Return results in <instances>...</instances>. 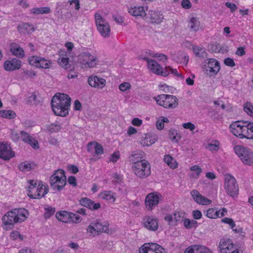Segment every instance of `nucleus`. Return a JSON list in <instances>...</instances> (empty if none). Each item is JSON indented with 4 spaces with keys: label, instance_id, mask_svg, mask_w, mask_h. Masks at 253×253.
Here are the masks:
<instances>
[{
    "label": "nucleus",
    "instance_id": "obj_1",
    "mask_svg": "<svg viewBox=\"0 0 253 253\" xmlns=\"http://www.w3.org/2000/svg\"><path fill=\"white\" fill-rule=\"evenodd\" d=\"M28 215V211L23 208L14 209L7 212L2 217L3 228L12 229L14 224L23 222Z\"/></svg>",
    "mask_w": 253,
    "mask_h": 253
},
{
    "label": "nucleus",
    "instance_id": "obj_2",
    "mask_svg": "<svg viewBox=\"0 0 253 253\" xmlns=\"http://www.w3.org/2000/svg\"><path fill=\"white\" fill-rule=\"evenodd\" d=\"M28 190V196L33 199H41L48 192V186L41 181L30 180Z\"/></svg>",
    "mask_w": 253,
    "mask_h": 253
},
{
    "label": "nucleus",
    "instance_id": "obj_3",
    "mask_svg": "<svg viewBox=\"0 0 253 253\" xmlns=\"http://www.w3.org/2000/svg\"><path fill=\"white\" fill-rule=\"evenodd\" d=\"M51 188L55 191L61 190L66 184V177L64 171L58 169L50 178Z\"/></svg>",
    "mask_w": 253,
    "mask_h": 253
},
{
    "label": "nucleus",
    "instance_id": "obj_4",
    "mask_svg": "<svg viewBox=\"0 0 253 253\" xmlns=\"http://www.w3.org/2000/svg\"><path fill=\"white\" fill-rule=\"evenodd\" d=\"M132 169L135 175L140 178H145L151 174V166L146 160L133 164Z\"/></svg>",
    "mask_w": 253,
    "mask_h": 253
},
{
    "label": "nucleus",
    "instance_id": "obj_5",
    "mask_svg": "<svg viewBox=\"0 0 253 253\" xmlns=\"http://www.w3.org/2000/svg\"><path fill=\"white\" fill-rule=\"evenodd\" d=\"M71 104L70 97L63 93H57L52 97L51 100V107L52 111H55L56 113H59L58 106L63 105L65 107H69Z\"/></svg>",
    "mask_w": 253,
    "mask_h": 253
},
{
    "label": "nucleus",
    "instance_id": "obj_6",
    "mask_svg": "<svg viewBox=\"0 0 253 253\" xmlns=\"http://www.w3.org/2000/svg\"><path fill=\"white\" fill-rule=\"evenodd\" d=\"M158 104L165 108H174L177 106V98L171 95L161 94L154 98Z\"/></svg>",
    "mask_w": 253,
    "mask_h": 253
},
{
    "label": "nucleus",
    "instance_id": "obj_7",
    "mask_svg": "<svg viewBox=\"0 0 253 253\" xmlns=\"http://www.w3.org/2000/svg\"><path fill=\"white\" fill-rule=\"evenodd\" d=\"M224 177V188L226 193L232 197L237 196L239 193V186L236 179L230 174H226Z\"/></svg>",
    "mask_w": 253,
    "mask_h": 253
},
{
    "label": "nucleus",
    "instance_id": "obj_8",
    "mask_svg": "<svg viewBox=\"0 0 253 253\" xmlns=\"http://www.w3.org/2000/svg\"><path fill=\"white\" fill-rule=\"evenodd\" d=\"M234 151L244 164L249 166L253 164V152L249 148L238 145L235 147Z\"/></svg>",
    "mask_w": 253,
    "mask_h": 253
},
{
    "label": "nucleus",
    "instance_id": "obj_9",
    "mask_svg": "<svg viewBox=\"0 0 253 253\" xmlns=\"http://www.w3.org/2000/svg\"><path fill=\"white\" fill-rule=\"evenodd\" d=\"M218 248L220 253H242L238 246L228 238L221 239Z\"/></svg>",
    "mask_w": 253,
    "mask_h": 253
},
{
    "label": "nucleus",
    "instance_id": "obj_10",
    "mask_svg": "<svg viewBox=\"0 0 253 253\" xmlns=\"http://www.w3.org/2000/svg\"><path fill=\"white\" fill-rule=\"evenodd\" d=\"M109 223L107 221L101 222L96 220L92 222L88 225L86 230L91 235L95 236L101 232H107L109 231Z\"/></svg>",
    "mask_w": 253,
    "mask_h": 253
},
{
    "label": "nucleus",
    "instance_id": "obj_11",
    "mask_svg": "<svg viewBox=\"0 0 253 253\" xmlns=\"http://www.w3.org/2000/svg\"><path fill=\"white\" fill-rule=\"evenodd\" d=\"M95 24L97 30L104 38H108L111 33L110 27L109 23L100 14H95Z\"/></svg>",
    "mask_w": 253,
    "mask_h": 253
},
{
    "label": "nucleus",
    "instance_id": "obj_12",
    "mask_svg": "<svg viewBox=\"0 0 253 253\" xmlns=\"http://www.w3.org/2000/svg\"><path fill=\"white\" fill-rule=\"evenodd\" d=\"M78 57L82 68H93L97 64V58L88 52H82L79 55Z\"/></svg>",
    "mask_w": 253,
    "mask_h": 253
},
{
    "label": "nucleus",
    "instance_id": "obj_13",
    "mask_svg": "<svg viewBox=\"0 0 253 253\" xmlns=\"http://www.w3.org/2000/svg\"><path fill=\"white\" fill-rule=\"evenodd\" d=\"M139 253H166L161 245L154 243H144L139 249Z\"/></svg>",
    "mask_w": 253,
    "mask_h": 253
},
{
    "label": "nucleus",
    "instance_id": "obj_14",
    "mask_svg": "<svg viewBox=\"0 0 253 253\" xmlns=\"http://www.w3.org/2000/svg\"><path fill=\"white\" fill-rule=\"evenodd\" d=\"M162 195L158 192H155L148 194L145 198V204L146 209L151 211L157 207L159 203Z\"/></svg>",
    "mask_w": 253,
    "mask_h": 253
},
{
    "label": "nucleus",
    "instance_id": "obj_15",
    "mask_svg": "<svg viewBox=\"0 0 253 253\" xmlns=\"http://www.w3.org/2000/svg\"><path fill=\"white\" fill-rule=\"evenodd\" d=\"M11 138L14 141L21 140L24 142H38L33 136L24 131H21L19 133L15 130H11Z\"/></svg>",
    "mask_w": 253,
    "mask_h": 253
},
{
    "label": "nucleus",
    "instance_id": "obj_16",
    "mask_svg": "<svg viewBox=\"0 0 253 253\" xmlns=\"http://www.w3.org/2000/svg\"><path fill=\"white\" fill-rule=\"evenodd\" d=\"M28 61L31 65L43 69L49 68L51 63L49 60L36 56L29 57Z\"/></svg>",
    "mask_w": 253,
    "mask_h": 253
},
{
    "label": "nucleus",
    "instance_id": "obj_17",
    "mask_svg": "<svg viewBox=\"0 0 253 253\" xmlns=\"http://www.w3.org/2000/svg\"><path fill=\"white\" fill-rule=\"evenodd\" d=\"M204 68L207 71L216 74L220 69V63L213 58L208 59L205 61Z\"/></svg>",
    "mask_w": 253,
    "mask_h": 253
},
{
    "label": "nucleus",
    "instance_id": "obj_18",
    "mask_svg": "<svg viewBox=\"0 0 253 253\" xmlns=\"http://www.w3.org/2000/svg\"><path fill=\"white\" fill-rule=\"evenodd\" d=\"M15 153L7 143H0V158L7 161L14 157Z\"/></svg>",
    "mask_w": 253,
    "mask_h": 253
},
{
    "label": "nucleus",
    "instance_id": "obj_19",
    "mask_svg": "<svg viewBox=\"0 0 253 253\" xmlns=\"http://www.w3.org/2000/svg\"><path fill=\"white\" fill-rule=\"evenodd\" d=\"M21 67V61L16 58H12L4 62L3 68L6 71H13L18 70Z\"/></svg>",
    "mask_w": 253,
    "mask_h": 253
},
{
    "label": "nucleus",
    "instance_id": "obj_20",
    "mask_svg": "<svg viewBox=\"0 0 253 253\" xmlns=\"http://www.w3.org/2000/svg\"><path fill=\"white\" fill-rule=\"evenodd\" d=\"M143 222L145 227L149 230L156 231L158 228V220L153 216H145Z\"/></svg>",
    "mask_w": 253,
    "mask_h": 253
},
{
    "label": "nucleus",
    "instance_id": "obj_21",
    "mask_svg": "<svg viewBox=\"0 0 253 253\" xmlns=\"http://www.w3.org/2000/svg\"><path fill=\"white\" fill-rule=\"evenodd\" d=\"M191 195L195 202L198 204L203 205H210L211 203V200L203 196L196 190H192L191 191Z\"/></svg>",
    "mask_w": 253,
    "mask_h": 253
},
{
    "label": "nucleus",
    "instance_id": "obj_22",
    "mask_svg": "<svg viewBox=\"0 0 253 253\" xmlns=\"http://www.w3.org/2000/svg\"><path fill=\"white\" fill-rule=\"evenodd\" d=\"M88 83L92 87L102 88L106 84V81L103 78H99L96 76H91L88 79Z\"/></svg>",
    "mask_w": 253,
    "mask_h": 253
},
{
    "label": "nucleus",
    "instance_id": "obj_23",
    "mask_svg": "<svg viewBox=\"0 0 253 253\" xmlns=\"http://www.w3.org/2000/svg\"><path fill=\"white\" fill-rule=\"evenodd\" d=\"M241 123V121H237L230 125V128L231 131L234 135L238 137L247 138V136L245 135L244 133H243V131H242L243 128L242 127V125L240 124Z\"/></svg>",
    "mask_w": 253,
    "mask_h": 253
},
{
    "label": "nucleus",
    "instance_id": "obj_24",
    "mask_svg": "<svg viewBox=\"0 0 253 253\" xmlns=\"http://www.w3.org/2000/svg\"><path fill=\"white\" fill-rule=\"evenodd\" d=\"M184 253H213L209 248L200 245H193L187 248Z\"/></svg>",
    "mask_w": 253,
    "mask_h": 253
},
{
    "label": "nucleus",
    "instance_id": "obj_25",
    "mask_svg": "<svg viewBox=\"0 0 253 253\" xmlns=\"http://www.w3.org/2000/svg\"><path fill=\"white\" fill-rule=\"evenodd\" d=\"M80 204L91 210H96L100 208L99 203H95L87 198H83L79 201Z\"/></svg>",
    "mask_w": 253,
    "mask_h": 253
},
{
    "label": "nucleus",
    "instance_id": "obj_26",
    "mask_svg": "<svg viewBox=\"0 0 253 253\" xmlns=\"http://www.w3.org/2000/svg\"><path fill=\"white\" fill-rule=\"evenodd\" d=\"M145 157V153L141 150H136L131 152L128 159L130 162L133 164H136L142 161L143 158Z\"/></svg>",
    "mask_w": 253,
    "mask_h": 253
},
{
    "label": "nucleus",
    "instance_id": "obj_27",
    "mask_svg": "<svg viewBox=\"0 0 253 253\" xmlns=\"http://www.w3.org/2000/svg\"><path fill=\"white\" fill-rule=\"evenodd\" d=\"M128 12L132 15L136 17H144L146 13L143 6H134L128 9Z\"/></svg>",
    "mask_w": 253,
    "mask_h": 253
},
{
    "label": "nucleus",
    "instance_id": "obj_28",
    "mask_svg": "<svg viewBox=\"0 0 253 253\" xmlns=\"http://www.w3.org/2000/svg\"><path fill=\"white\" fill-rule=\"evenodd\" d=\"M144 59L147 61L148 67L150 70L157 75L160 73L161 67L155 60L148 59L147 58H144Z\"/></svg>",
    "mask_w": 253,
    "mask_h": 253
},
{
    "label": "nucleus",
    "instance_id": "obj_29",
    "mask_svg": "<svg viewBox=\"0 0 253 253\" xmlns=\"http://www.w3.org/2000/svg\"><path fill=\"white\" fill-rule=\"evenodd\" d=\"M18 31L24 35L31 33L34 31V28L32 25L27 23H22L17 27Z\"/></svg>",
    "mask_w": 253,
    "mask_h": 253
},
{
    "label": "nucleus",
    "instance_id": "obj_30",
    "mask_svg": "<svg viewBox=\"0 0 253 253\" xmlns=\"http://www.w3.org/2000/svg\"><path fill=\"white\" fill-rule=\"evenodd\" d=\"M10 50L15 56L22 58L24 56V51L19 44L12 43L10 45Z\"/></svg>",
    "mask_w": 253,
    "mask_h": 253
},
{
    "label": "nucleus",
    "instance_id": "obj_31",
    "mask_svg": "<svg viewBox=\"0 0 253 253\" xmlns=\"http://www.w3.org/2000/svg\"><path fill=\"white\" fill-rule=\"evenodd\" d=\"M99 197L109 203H113L116 200L114 193L111 191H104L101 192L99 195Z\"/></svg>",
    "mask_w": 253,
    "mask_h": 253
},
{
    "label": "nucleus",
    "instance_id": "obj_32",
    "mask_svg": "<svg viewBox=\"0 0 253 253\" xmlns=\"http://www.w3.org/2000/svg\"><path fill=\"white\" fill-rule=\"evenodd\" d=\"M149 14L151 22L154 23H160L163 19V15L160 12L150 10Z\"/></svg>",
    "mask_w": 253,
    "mask_h": 253
},
{
    "label": "nucleus",
    "instance_id": "obj_33",
    "mask_svg": "<svg viewBox=\"0 0 253 253\" xmlns=\"http://www.w3.org/2000/svg\"><path fill=\"white\" fill-rule=\"evenodd\" d=\"M69 215L70 212L63 211L56 212L55 216L58 220L62 222L70 223Z\"/></svg>",
    "mask_w": 253,
    "mask_h": 253
},
{
    "label": "nucleus",
    "instance_id": "obj_34",
    "mask_svg": "<svg viewBox=\"0 0 253 253\" xmlns=\"http://www.w3.org/2000/svg\"><path fill=\"white\" fill-rule=\"evenodd\" d=\"M164 162L171 169H175L178 166L176 161L169 155H165L164 159Z\"/></svg>",
    "mask_w": 253,
    "mask_h": 253
},
{
    "label": "nucleus",
    "instance_id": "obj_35",
    "mask_svg": "<svg viewBox=\"0 0 253 253\" xmlns=\"http://www.w3.org/2000/svg\"><path fill=\"white\" fill-rule=\"evenodd\" d=\"M95 148V153L96 155H101L103 153V148L100 143H88L87 149L88 152L92 148Z\"/></svg>",
    "mask_w": 253,
    "mask_h": 253
},
{
    "label": "nucleus",
    "instance_id": "obj_36",
    "mask_svg": "<svg viewBox=\"0 0 253 253\" xmlns=\"http://www.w3.org/2000/svg\"><path fill=\"white\" fill-rule=\"evenodd\" d=\"M200 26V22L196 17L191 18L188 22V27L193 31L196 32L198 31Z\"/></svg>",
    "mask_w": 253,
    "mask_h": 253
},
{
    "label": "nucleus",
    "instance_id": "obj_37",
    "mask_svg": "<svg viewBox=\"0 0 253 253\" xmlns=\"http://www.w3.org/2000/svg\"><path fill=\"white\" fill-rule=\"evenodd\" d=\"M31 13L35 15L48 14L51 11L48 7H35L30 10Z\"/></svg>",
    "mask_w": 253,
    "mask_h": 253
},
{
    "label": "nucleus",
    "instance_id": "obj_38",
    "mask_svg": "<svg viewBox=\"0 0 253 253\" xmlns=\"http://www.w3.org/2000/svg\"><path fill=\"white\" fill-rule=\"evenodd\" d=\"M63 124L56 122L55 123L51 124L47 126V129L50 132H55L60 130L63 128Z\"/></svg>",
    "mask_w": 253,
    "mask_h": 253
},
{
    "label": "nucleus",
    "instance_id": "obj_39",
    "mask_svg": "<svg viewBox=\"0 0 253 253\" xmlns=\"http://www.w3.org/2000/svg\"><path fill=\"white\" fill-rule=\"evenodd\" d=\"M190 170L194 171L190 174V177L194 178H198L202 172L201 168L198 165H194L191 167Z\"/></svg>",
    "mask_w": 253,
    "mask_h": 253
},
{
    "label": "nucleus",
    "instance_id": "obj_40",
    "mask_svg": "<svg viewBox=\"0 0 253 253\" xmlns=\"http://www.w3.org/2000/svg\"><path fill=\"white\" fill-rule=\"evenodd\" d=\"M192 49L196 56L197 57L204 58L207 55V52H206V51L204 50L203 48L201 47H199L196 45H193L192 46Z\"/></svg>",
    "mask_w": 253,
    "mask_h": 253
},
{
    "label": "nucleus",
    "instance_id": "obj_41",
    "mask_svg": "<svg viewBox=\"0 0 253 253\" xmlns=\"http://www.w3.org/2000/svg\"><path fill=\"white\" fill-rule=\"evenodd\" d=\"M169 135L172 141L178 142L181 138V135L177 132L176 130L170 129L169 131Z\"/></svg>",
    "mask_w": 253,
    "mask_h": 253
},
{
    "label": "nucleus",
    "instance_id": "obj_42",
    "mask_svg": "<svg viewBox=\"0 0 253 253\" xmlns=\"http://www.w3.org/2000/svg\"><path fill=\"white\" fill-rule=\"evenodd\" d=\"M18 168L19 170L23 172L30 171L33 168L32 164L26 162L21 163Z\"/></svg>",
    "mask_w": 253,
    "mask_h": 253
},
{
    "label": "nucleus",
    "instance_id": "obj_43",
    "mask_svg": "<svg viewBox=\"0 0 253 253\" xmlns=\"http://www.w3.org/2000/svg\"><path fill=\"white\" fill-rule=\"evenodd\" d=\"M0 116L2 118L12 119L16 116V114L12 110H1L0 111Z\"/></svg>",
    "mask_w": 253,
    "mask_h": 253
},
{
    "label": "nucleus",
    "instance_id": "obj_44",
    "mask_svg": "<svg viewBox=\"0 0 253 253\" xmlns=\"http://www.w3.org/2000/svg\"><path fill=\"white\" fill-rule=\"evenodd\" d=\"M58 108L59 109V113H57L56 112H55V111H53L56 115L61 117H65L68 114L69 107H65V106H63V105H59Z\"/></svg>",
    "mask_w": 253,
    "mask_h": 253
},
{
    "label": "nucleus",
    "instance_id": "obj_45",
    "mask_svg": "<svg viewBox=\"0 0 253 253\" xmlns=\"http://www.w3.org/2000/svg\"><path fill=\"white\" fill-rule=\"evenodd\" d=\"M158 140V136L156 134L152 133L145 134V137L142 139V140L146 141V142H156Z\"/></svg>",
    "mask_w": 253,
    "mask_h": 253
},
{
    "label": "nucleus",
    "instance_id": "obj_46",
    "mask_svg": "<svg viewBox=\"0 0 253 253\" xmlns=\"http://www.w3.org/2000/svg\"><path fill=\"white\" fill-rule=\"evenodd\" d=\"M58 63L60 65L64 67L67 70H71L72 68L70 67L69 65V58L68 57H60L58 59Z\"/></svg>",
    "mask_w": 253,
    "mask_h": 253
},
{
    "label": "nucleus",
    "instance_id": "obj_47",
    "mask_svg": "<svg viewBox=\"0 0 253 253\" xmlns=\"http://www.w3.org/2000/svg\"><path fill=\"white\" fill-rule=\"evenodd\" d=\"M183 224L186 228L190 229L196 227L197 222L194 220H191L189 219L186 218L184 219Z\"/></svg>",
    "mask_w": 253,
    "mask_h": 253
},
{
    "label": "nucleus",
    "instance_id": "obj_48",
    "mask_svg": "<svg viewBox=\"0 0 253 253\" xmlns=\"http://www.w3.org/2000/svg\"><path fill=\"white\" fill-rule=\"evenodd\" d=\"M69 220L70 223L77 224L80 223L82 220V218L79 215L70 212Z\"/></svg>",
    "mask_w": 253,
    "mask_h": 253
},
{
    "label": "nucleus",
    "instance_id": "obj_49",
    "mask_svg": "<svg viewBox=\"0 0 253 253\" xmlns=\"http://www.w3.org/2000/svg\"><path fill=\"white\" fill-rule=\"evenodd\" d=\"M243 109L248 115L253 118V106L251 103L246 102L244 105Z\"/></svg>",
    "mask_w": 253,
    "mask_h": 253
},
{
    "label": "nucleus",
    "instance_id": "obj_50",
    "mask_svg": "<svg viewBox=\"0 0 253 253\" xmlns=\"http://www.w3.org/2000/svg\"><path fill=\"white\" fill-rule=\"evenodd\" d=\"M243 124H247V127H248V133L247 134V138L249 139H253V123H248V121H243Z\"/></svg>",
    "mask_w": 253,
    "mask_h": 253
},
{
    "label": "nucleus",
    "instance_id": "obj_51",
    "mask_svg": "<svg viewBox=\"0 0 253 253\" xmlns=\"http://www.w3.org/2000/svg\"><path fill=\"white\" fill-rule=\"evenodd\" d=\"M35 76V72L32 70H24L22 74V78L24 80L28 78H33Z\"/></svg>",
    "mask_w": 253,
    "mask_h": 253
},
{
    "label": "nucleus",
    "instance_id": "obj_52",
    "mask_svg": "<svg viewBox=\"0 0 253 253\" xmlns=\"http://www.w3.org/2000/svg\"><path fill=\"white\" fill-rule=\"evenodd\" d=\"M120 158V154L119 151H115L110 155L109 158V161L115 163Z\"/></svg>",
    "mask_w": 253,
    "mask_h": 253
},
{
    "label": "nucleus",
    "instance_id": "obj_53",
    "mask_svg": "<svg viewBox=\"0 0 253 253\" xmlns=\"http://www.w3.org/2000/svg\"><path fill=\"white\" fill-rule=\"evenodd\" d=\"M44 210L45 212L44 215L45 218H49L55 212V209L51 207L45 208Z\"/></svg>",
    "mask_w": 253,
    "mask_h": 253
},
{
    "label": "nucleus",
    "instance_id": "obj_54",
    "mask_svg": "<svg viewBox=\"0 0 253 253\" xmlns=\"http://www.w3.org/2000/svg\"><path fill=\"white\" fill-rule=\"evenodd\" d=\"M205 147L211 151L212 153H214L219 149V145L216 144L215 143H208L205 146Z\"/></svg>",
    "mask_w": 253,
    "mask_h": 253
},
{
    "label": "nucleus",
    "instance_id": "obj_55",
    "mask_svg": "<svg viewBox=\"0 0 253 253\" xmlns=\"http://www.w3.org/2000/svg\"><path fill=\"white\" fill-rule=\"evenodd\" d=\"M221 45L218 43H215L214 44L211 45V50L212 52L215 53H218L220 52H223Z\"/></svg>",
    "mask_w": 253,
    "mask_h": 253
},
{
    "label": "nucleus",
    "instance_id": "obj_56",
    "mask_svg": "<svg viewBox=\"0 0 253 253\" xmlns=\"http://www.w3.org/2000/svg\"><path fill=\"white\" fill-rule=\"evenodd\" d=\"M217 212H216V211L213 208H211L208 209L206 211V216L210 218H216L217 216H216V214Z\"/></svg>",
    "mask_w": 253,
    "mask_h": 253
},
{
    "label": "nucleus",
    "instance_id": "obj_57",
    "mask_svg": "<svg viewBox=\"0 0 253 253\" xmlns=\"http://www.w3.org/2000/svg\"><path fill=\"white\" fill-rule=\"evenodd\" d=\"M165 220L167 221L169 225H175V221L174 220V215L173 214H167L165 217Z\"/></svg>",
    "mask_w": 253,
    "mask_h": 253
},
{
    "label": "nucleus",
    "instance_id": "obj_58",
    "mask_svg": "<svg viewBox=\"0 0 253 253\" xmlns=\"http://www.w3.org/2000/svg\"><path fill=\"white\" fill-rule=\"evenodd\" d=\"M10 237L13 240H16L19 239L20 240L23 239V236L20 235L19 232L17 231H13L10 233Z\"/></svg>",
    "mask_w": 253,
    "mask_h": 253
},
{
    "label": "nucleus",
    "instance_id": "obj_59",
    "mask_svg": "<svg viewBox=\"0 0 253 253\" xmlns=\"http://www.w3.org/2000/svg\"><path fill=\"white\" fill-rule=\"evenodd\" d=\"M131 88V84L128 82H125L121 84L119 86V88L122 91H125Z\"/></svg>",
    "mask_w": 253,
    "mask_h": 253
},
{
    "label": "nucleus",
    "instance_id": "obj_60",
    "mask_svg": "<svg viewBox=\"0 0 253 253\" xmlns=\"http://www.w3.org/2000/svg\"><path fill=\"white\" fill-rule=\"evenodd\" d=\"M170 69H171V68L169 66H166L164 69H163L161 67V69L160 70V73L158 75L166 77L169 75Z\"/></svg>",
    "mask_w": 253,
    "mask_h": 253
},
{
    "label": "nucleus",
    "instance_id": "obj_61",
    "mask_svg": "<svg viewBox=\"0 0 253 253\" xmlns=\"http://www.w3.org/2000/svg\"><path fill=\"white\" fill-rule=\"evenodd\" d=\"M222 222L229 224L231 228H233L235 226V223L232 218H224L222 219Z\"/></svg>",
    "mask_w": 253,
    "mask_h": 253
},
{
    "label": "nucleus",
    "instance_id": "obj_62",
    "mask_svg": "<svg viewBox=\"0 0 253 253\" xmlns=\"http://www.w3.org/2000/svg\"><path fill=\"white\" fill-rule=\"evenodd\" d=\"M216 212H217V213L216 214L217 218L221 217L226 214L227 212V210H226V209L223 208L218 211H216Z\"/></svg>",
    "mask_w": 253,
    "mask_h": 253
},
{
    "label": "nucleus",
    "instance_id": "obj_63",
    "mask_svg": "<svg viewBox=\"0 0 253 253\" xmlns=\"http://www.w3.org/2000/svg\"><path fill=\"white\" fill-rule=\"evenodd\" d=\"M224 64L229 67H234L235 65V63L233 59L228 57L224 59Z\"/></svg>",
    "mask_w": 253,
    "mask_h": 253
},
{
    "label": "nucleus",
    "instance_id": "obj_64",
    "mask_svg": "<svg viewBox=\"0 0 253 253\" xmlns=\"http://www.w3.org/2000/svg\"><path fill=\"white\" fill-rule=\"evenodd\" d=\"M182 126L184 128L189 129L190 130H192V131L194 130L196 127L193 124H192L190 122L184 123L182 124Z\"/></svg>",
    "mask_w": 253,
    "mask_h": 253
}]
</instances>
